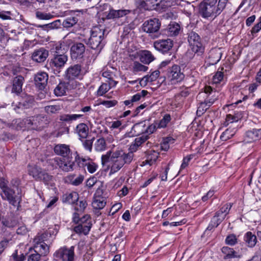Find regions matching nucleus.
Here are the masks:
<instances>
[{
  "instance_id": "1",
  "label": "nucleus",
  "mask_w": 261,
  "mask_h": 261,
  "mask_svg": "<svg viewBox=\"0 0 261 261\" xmlns=\"http://www.w3.org/2000/svg\"><path fill=\"white\" fill-rule=\"evenodd\" d=\"M50 51L48 64L51 68L59 71L68 61L67 47L64 42H58L53 44Z\"/></svg>"
},
{
  "instance_id": "2",
  "label": "nucleus",
  "mask_w": 261,
  "mask_h": 261,
  "mask_svg": "<svg viewBox=\"0 0 261 261\" xmlns=\"http://www.w3.org/2000/svg\"><path fill=\"white\" fill-rule=\"evenodd\" d=\"M134 157L132 152H124L122 150H117L113 152L111 158L112 166L110 173H114L120 170L125 164H130Z\"/></svg>"
},
{
  "instance_id": "3",
  "label": "nucleus",
  "mask_w": 261,
  "mask_h": 261,
  "mask_svg": "<svg viewBox=\"0 0 261 261\" xmlns=\"http://www.w3.org/2000/svg\"><path fill=\"white\" fill-rule=\"evenodd\" d=\"M106 30L103 27H95L91 30V36L87 44L92 49L97 51L99 54L106 44L104 40Z\"/></svg>"
},
{
  "instance_id": "4",
  "label": "nucleus",
  "mask_w": 261,
  "mask_h": 261,
  "mask_svg": "<svg viewBox=\"0 0 261 261\" xmlns=\"http://www.w3.org/2000/svg\"><path fill=\"white\" fill-rule=\"evenodd\" d=\"M188 42L190 48L198 56L202 55L205 50V46L200 36L195 32L188 33Z\"/></svg>"
},
{
  "instance_id": "5",
  "label": "nucleus",
  "mask_w": 261,
  "mask_h": 261,
  "mask_svg": "<svg viewBox=\"0 0 261 261\" xmlns=\"http://www.w3.org/2000/svg\"><path fill=\"white\" fill-rule=\"evenodd\" d=\"M28 130L41 131L49 123L46 115L38 114L28 117Z\"/></svg>"
},
{
  "instance_id": "6",
  "label": "nucleus",
  "mask_w": 261,
  "mask_h": 261,
  "mask_svg": "<svg viewBox=\"0 0 261 261\" xmlns=\"http://www.w3.org/2000/svg\"><path fill=\"white\" fill-rule=\"evenodd\" d=\"M217 0H203L199 5V13L204 18L217 16L215 5Z\"/></svg>"
},
{
  "instance_id": "7",
  "label": "nucleus",
  "mask_w": 261,
  "mask_h": 261,
  "mask_svg": "<svg viewBox=\"0 0 261 261\" xmlns=\"http://www.w3.org/2000/svg\"><path fill=\"white\" fill-rule=\"evenodd\" d=\"M1 196L3 200H7L10 204L16 206L21 201V189L16 190L10 187L1 193Z\"/></svg>"
},
{
  "instance_id": "8",
  "label": "nucleus",
  "mask_w": 261,
  "mask_h": 261,
  "mask_svg": "<svg viewBox=\"0 0 261 261\" xmlns=\"http://www.w3.org/2000/svg\"><path fill=\"white\" fill-rule=\"evenodd\" d=\"M74 249L75 247L73 246L70 247L64 246L56 251L54 254V256L57 260L74 261L75 256Z\"/></svg>"
},
{
  "instance_id": "9",
  "label": "nucleus",
  "mask_w": 261,
  "mask_h": 261,
  "mask_svg": "<svg viewBox=\"0 0 261 261\" xmlns=\"http://www.w3.org/2000/svg\"><path fill=\"white\" fill-rule=\"evenodd\" d=\"M80 220V223L74 227L73 230L77 234L87 235L92 226L90 216L85 215Z\"/></svg>"
},
{
  "instance_id": "10",
  "label": "nucleus",
  "mask_w": 261,
  "mask_h": 261,
  "mask_svg": "<svg viewBox=\"0 0 261 261\" xmlns=\"http://www.w3.org/2000/svg\"><path fill=\"white\" fill-rule=\"evenodd\" d=\"M72 157L61 159L59 157L55 158L51 160L53 164H56L59 168L64 172L73 171L75 163L72 161Z\"/></svg>"
},
{
  "instance_id": "11",
  "label": "nucleus",
  "mask_w": 261,
  "mask_h": 261,
  "mask_svg": "<svg viewBox=\"0 0 261 261\" xmlns=\"http://www.w3.org/2000/svg\"><path fill=\"white\" fill-rule=\"evenodd\" d=\"M75 161L80 167H84L87 166V170L90 173L95 172L98 168V165L94 163L90 158H88L86 159L80 157L79 154H77L75 157Z\"/></svg>"
},
{
  "instance_id": "12",
  "label": "nucleus",
  "mask_w": 261,
  "mask_h": 261,
  "mask_svg": "<svg viewBox=\"0 0 261 261\" xmlns=\"http://www.w3.org/2000/svg\"><path fill=\"white\" fill-rule=\"evenodd\" d=\"M173 46V42L170 39H159L153 43L154 48L163 54L168 53L172 49Z\"/></svg>"
},
{
  "instance_id": "13",
  "label": "nucleus",
  "mask_w": 261,
  "mask_h": 261,
  "mask_svg": "<svg viewBox=\"0 0 261 261\" xmlns=\"http://www.w3.org/2000/svg\"><path fill=\"white\" fill-rule=\"evenodd\" d=\"M161 23L158 19H150L144 22L142 29L144 32L153 34L158 32Z\"/></svg>"
},
{
  "instance_id": "14",
  "label": "nucleus",
  "mask_w": 261,
  "mask_h": 261,
  "mask_svg": "<svg viewBox=\"0 0 261 261\" xmlns=\"http://www.w3.org/2000/svg\"><path fill=\"white\" fill-rule=\"evenodd\" d=\"M85 46L81 42H75L70 48V55L72 60L81 59L84 57Z\"/></svg>"
},
{
  "instance_id": "15",
  "label": "nucleus",
  "mask_w": 261,
  "mask_h": 261,
  "mask_svg": "<svg viewBox=\"0 0 261 261\" xmlns=\"http://www.w3.org/2000/svg\"><path fill=\"white\" fill-rule=\"evenodd\" d=\"M66 77L68 80L82 79L81 66L75 64L68 68L65 72Z\"/></svg>"
},
{
  "instance_id": "16",
  "label": "nucleus",
  "mask_w": 261,
  "mask_h": 261,
  "mask_svg": "<svg viewBox=\"0 0 261 261\" xmlns=\"http://www.w3.org/2000/svg\"><path fill=\"white\" fill-rule=\"evenodd\" d=\"M261 139V128H253L246 132L244 136V141L245 143H252L259 140Z\"/></svg>"
},
{
  "instance_id": "17",
  "label": "nucleus",
  "mask_w": 261,
  "mask_h": 261,
  "mask_svg": "<svg viewBox=\"0 0 261 261\" xmlns=\"http://www.w3.org/2000/svg\"><path fill=\"white\" fill-rule=\"evenodd\" d=\"M48 56V51L43 47L36 49L32 55V59L38 63L44 62Z\"/></svg>"
},
{
  "instance_id": "18",
  "label": "nucleus",
  "mask_w": 261,
  "mask_h": 261,
  "mask_svg": "<svg viewBox=\"0 0 261 261\" xmlns=\"http://www.w3.org/2000/svg\"><path fill=\"white\" fill-rule=\"evenodd\" d=\"M56 154L62 156L63 158L70 157L71 155L69 146L65 144H58L54 148Z\"/></svg>"
},
{
  "instance_id": "19",
  "label": "nucleus",
  "mask_w": 261,
  "mask_h": 261,
  "mask_svg": "<svg viewBox=\"0 0 261 261\" xmlns=\"http://www.w3.org/2000/svg\"><path fill=\"white\" fill-rule=\"evenodd\" d=\"M168 77L170 78L171 81L176 80V82H181L184 80L185 75L181 72L179 66L174 65L170 69Z\"/></svg>"
},
{
  "instance_id": "20",
  "label": "nucleus",
  "mask_w": 261,
  "mask_h": 261,
  "mask_svg": "<svg viewBox=\"0 0 261 261\" xmlns=\"http://www.w3.org/2000/svg\"><path fill=\"white\" fill-rule=\"evenodd\" d=\"M224 219L223 216L220 215L216 212L205 230V233H207L208 234V231H213L215 228H217Z\"/></svg>"
},
{
  "instance_id": "21",
  "label": "nucleus",
  "mask_w": 261,
  "mask_h": 261,
  "mask_svg": "<svg viewBox=\"0 0 261 261\" xmlns=\"http://www.w3.org/2000/svg\"><path fill=\"white\" fill-rule=\"evenodd\" d=\"M131 10L128 9H120L118 10L110 9L106 18L108 19H118L129 14Z\"/></svg>"
},
{
  "instance_id": "22",
  "label": "nucleus",
  "mask_w": 261,
  "mask_h": 261,
  "mask_svg": "<svg viewBox=\"0 0 261 261\" xmlns=\"http://www.w3.org/2000/svg\"><path fill=\"white\" fill-rule=\"evenodd\" d=\"M28 117L23 119L19 118L13 120L11 123L8 124V126L12 129L16 130H28Z\"/></svg>"
},
{
  "instance_id": "23",
  "label": "nucleus",
  "mask_w": 261,
  "mask_h": 261,
  "mask_svg": "<svg viewBox=\"0 0 261 261\" xmlns=\"http://www.w3.org/2000/svg\"><path fill=\"white\" fill-rule=\"evenodd\" d=\"M181 30L180 25L175 22H171L164 30V34L168 37L177 36Z\"/></svg>"
},
{
  "instance_id": "24",
  "label": "nucleus",
  "mask_w": 261,
  "mask_h": 261,
  "mask_svg": "<svg viewBox=\"0 0 261 261\" xmlns=\"http://www.w3.org/2000/svg\"><path fill=\"white\" fill-rule=\"evenodd\" d=\"M140 61L144 64H149L155 58L151 51L148 50H141L138 53Z\"/></svg>"
},
{
  "instance_id": "25",
  "label": "nucleus",
  "mask_w": 261,
  "mask_h": 261,
  "mask_svg": "<svg viewBox=\"0 0 261 261\" xmlns=\"http://www.w3.org/2000/svg\"><path fill=\"white\" fill-rule=\"evenodd\" d=\"M221 250L225 260L230 261L232 258L240 257V255L233 248L228 246H223Z\"/></svg>"
},
{
  "instance_id": "26",
  "label": "nucleus",
  "mask_w": 261,
  "mask_h": 261,
  "mask_svg": "<svg viewBox=\"0 0 261 261\" xmlns=\"http://www.w3.org/2000/svg\"><path fill=\"white\" fill-rule=\"evenodd\" d=\"M148 136L146 134H143L141 136L136 138L130 145L129 148L130 151L129 152H132L134 153V152L138 150L139 147L143 143L148 140Z\"/></svg>"
},
{
  "instance_id": "27",
  "label": "nucleus",
  "mask_w": 261,
  "mask_h": 261,
  "mask_svg": "<svg viewBox=\"0 0 261 261\" xmlns=\"http://www.w3.org/2000/svg\"><path fill=\"white\" fill-rule=\"evenodd\" d=\"M79 194L75 192L65 193L62 197V201L64 203L74 205L79 200Z\"/></svg>"
},
{
  "instance_id": "28",
  "label": "nucleus",
  "mask_w": 261,
  "mask_h": 261,
  "mask_svg": "<svg viewBox=\"0 0 261 261\" xmlns=\"http://www.w3.org/2000/svg\"><path fill=\"white\" fill-rule=\"evenodd\" d=\"M222 51L221 48H215L210 50L209 59L211 64H216L221 58Z\"/></svg>"
},
{
  "instance_id": "29",
  "label": "nucleus",
  "mask_w": 261,
  "mask_h": 261,
  "mask_svg": "<svg viewBox=\"0 0 261 261\" xmlns=\"http://www.w3.org/2000/svg\"><path fill=\"white\" fill-rule=\"evenodd\" d=\"M34 249L41 256H46L49 252V246L45 242H36Z\"/></svg>"
},
{
  "instance_id": "30",
  "label": "nucleus",
  "mask_w": 261,
  "mask_h": 261,
  "mask_svg": "<svg viewBox=\"0 0 261 261\" xmlns=\"http://www.w3.org/2000/svg\"><path fill=\"white\" fill-rule=\"evenodd\" d=\"M75 132L77 134L80 140L87 138L89 133L88 126L84 123L79 124L75 128Z\"/></svg>"
},
{
  "instance_id": "31",
  "label": "nucleus",
  "mask_w": 261,
  "mask_h": 261,
  "mask_svg": "<svg viewBox=\"0 0 261 261\" xmlns=\"http://www.w3.org/2000/svg\"><path fill=\"white\" fill-rule=\"evenodd\" d=\"M244 241L249 248L254 247L257 242L256 236L251 231H248L245 234Z\"/></svg>"
},
{
  "instance_id": "32",
  "label": "nucleus",
  "mask_w": 261,
  "mask_h": 261,
  "mask_svg": "<svg viewBox=\"0 0 261 261\" xmlns=\"http://www.w3.org/2000/svg\"><path fill=\"white\" fill-rule=\"evenodd\" d=\"M106 202L104 197L99 195H95L92 203V205L94 209L101 210L106 205Z\"/></svg>"
},
{
  "instance_id": "33",
  "label": "nucleus",
  "mask_w": 261,
  "mask_h": 261,
  "mask_svg": "<svg viewBox=\"0 0 261 261\" xmlns=\"http://www.w3.org/2000/svg\"><path fill=\"white\" fill-rule=\"evenodd\" d=\"M83 116L82 114H66L61 115L59 117V120L65 123H70L73 121L76 120Z\"/></svg>"
},
{
  "instance_id": "34",
  "label": "nucleus",
  "mask_w": 261,
  "mask_h": 261,
  "mask_svg": "<svg viewBox=\"0 0 261 261\" xmlns=\"http://www.w3.org/2000/svg\"><path fill=\"white\" fill-rule=\"evenodd\" d=\"M37 180L43 182L46 185L51 186L54 181V177L45 170H43Z\"/></svg>"
},
{
  "instance_id": "35",
  "label": "nucleus",
  "mask_w": 261,
  "mask_h": 261,
  "mask_svg": "<svg viewBox=\"0 0 261 261\" xmlns=\"http://www.w3.org/2000/svg\"><path fill=\"white\" fill-rule=\"evenodd\" d=\"M42 171V168L37 166H30L28 169V173L37 180Z\"/></svg>"
},
{
  "instance_id": "36",
  "label": "nucleus",
  "mask_w": 261,
  "mask_h": 261,
  "mask_svg": "<svg viewBox=\"0 0 261 261\" xmlns=\"http://www.w3.org/2000/svg\"><path fill=\"white\" fill-rule=\"evenodd\" d=\"M69 83H59L58 85L54 90V93L56 95L61 96L64 95L66 93L67 87Z\"/></svg>"
},
{
  "instance_id": "37",
  "label": "nucleus",
  "mask_w": 261,
  "mask_h": 261,
  "mask_svg": "<svg viewBox=\"0 0 261 261\" xmlns=\"http://www.w3.org/2000/svg\"><path fill=\"white\" fill-rule=\"evenodd\" d=\"M171 6L170 0H159L155 10L158 11H165Z\"/></svg>"
},
{
  "instance_id": "38",
  "label": "nucleus",
  "mask_w": 261,
  "mask_h": 261,
  "mask_svg": "<svg viewBox=\"0 0 261 261\" xmlns=\"http://www.w3.org/2000/svg\"><path fill=\"white\" fill-rule=\"evenodd\" d=\"M2 223L6 227L12 228L17 225L18 220L14 217H8L3 220Z\"/></svg>"
},
{
  "instance_id": "39",
  "label": "nucleus",
  "mask_w": 261,
  "mask_h": 261,
  "mask_svg": "<svg viewBox=\"0 0 261 261\" xmlns=\"http://www.w3.org/2000/svg\"><path fill=\"white\" fill-rule=\"evenodd\" d=\"M69 181L73 186H79L81 184L84 179V176L82 175H79L75 177L74 174H71L67 176Z\"/></svg>"
},
{
  "instance_id": "40",
  "label": "nucleus",
  "mask_w": 261,
  "mask_h": 261,
  "mask_svg": "<svg viewBox=\"0 0 261 261\" xmlns=\"http://www.w3.org/2000/svg\"><path fill=\"white\" fill-rule=\"evenodd\" d=\"M34 98L32 96H27L23 101L19 103V107H23L24 109H28L34 106Z\"/></svg>"
},
{
  "instance_id": "41",
  "label": "nucleus",
  "mask_w": 261,
  "mask_h": 261,
  "mask_svg": "<svg viewBox=\"0 0 261 261\" xmlns=\"http://www.w3.org/2000/svg\"><path fill=\"white\" fill-rule=\"evenodd\" d=\"M171 120V115L169 114H166L163 116V118L159 121L156 122L158 128H165Z\"/></svg>"
},
{
  "instance_id": "42",
  "label": "nucleus",
  "mask_w": 261,
  "mask_h": 261,
  "mask_svg": "<svg viewBox=\"0 0 261 261\" xmlns=\"http://www.w3.org/2000/svg\"><path fill=\"white\" fill-rule=\"evenodd\" d=\"M51 237V233L50 231H46L40 235H39L35 239V242H48L49 238Z\"/></svg>"
},
{
  "instance_id": "43",
  "label": "nucleus",
  "mask_w": 261,
  "mask_h": 261,
  "mask_svg": "<svg viewBox=\"0 0 261 261\" xmlns=\"http://www.w3.org/2000/svg\"><path fill=\"white\" fill-rule=\"evenodd\" d=\"M160 72L159 70H156L151 73L150 75L145 76L143 78L140 80V82H153L157 80L159 76Z\"/></svg>"
},
{
  "instance_id": "44",
  "label": "nucleus",
  "mask_w": 261,
  "mask_h": 261,
  "mask_svg": "<svg viewBox=\"0 0 261 261\" xmlns=\"http://www.w3.org/2000/svg\"><path fill=\"white\" fill-rule=\"evenodd\" d=\"M95 149L97 151H102L106 148V142L103 138L97 139L94 144Z\"/></svg>"
},
{
  "instance_id": "45",
  "label": "nucleus",
  "mask_w": 261,
  "mask_h": 261,
  "mask_svg": "<svg viewBox=\"0 0 261 261\" xmlns=\"http://www.w3.org/2000/svg\"><path fill=\"white\" fill-rule=\"evenodd\" d=\"M78 19L76 17H69L63 20L62 25L64 28H69L73 27L77 22Z\"/></svg>"
},
{
  "instance_id": "46",
  "label": "nucleus",
  "mask_w": 261,
  "mask_h": 261,
  "mask_svg": "<svg viewBox=\"0 0 261 261\" xmlns=\"http://www.w3.org/2000/svg\"><path fill=\"white\" fill-rule=\"evenodd\" d=\"M146 125L144 122L135 124L132 127V131L136 133V135L145 133Z\"/></svg>"
},
{
  "instance_id": "47",
  "label": "nucleus",
  "mask_w": 261,
  "mask_h": 261,
  "mask_svg": "<svg viewBox=\"0 0 261 261\" xmlns=\"http://www.w3.org/2000/svg\"><path fill=\"white\" fill-rule=\"evenodd\" d=\"M236 130L234 128H227L221 135V139L223 141H226L231 138L235 134Z\"/></svg>"
},
{
  "instance_id": "48",
  "label": "nucleus",
  "mask_w": 261,
  "mask_h": 261,
  "mask_svg": "<svg viewBox=\"0 0 261 261\" xmlns=\"http://www.w3.org/2000/svg\"><path fill=\"white\" fill-rule=\"evenodd\" d=\"M75 204L74 210L80 213H83L87 206V203L85 200H81L79 202L77 201Z\"/></svg>"
},
{
  "instance_id": "49",
  "label": "nucleus",
  "mask_w": 261,
  "mask_h": 261,
  "mask_svg": "<svg viewBox=\"0 0 261 261\" xmlns=\"http://www.w3.org/2000/svg\"><path fill=\"white\" fill-rule=\"evenodd\" d=\"M231 206L232 204L231 203H226L216 213L220 215L223 216L225 219L226 216L229 213Z\"/></svg>"
},
{
  "instance_id": "50",
  "label": "nucleus",
  "mask_w": 261,
  "mask_h": 261,
  "mask_svg": "<svg viewBox=\"0 0 261 261\" xmlns=\"http://www.w3.org/2000/svg\"><path fill=\"white\" fill-rule=\"evenodd\" d=\"M238 242V239L236 236L234 234H230L228 235L225 240V243L229 246H234Z\"/></svg>"
},
{
  "instance_id": "51",
  "label": "nucleus",
  "mask_w": 261,
  "mask_h": 261,
  "mask_svg": "<svg viewBox=\"0 0 261 261\" xmlns=\"http://www.w3.org/2000/svg\"><path fill=\"white\" fill-rule=\"evenodd\" d=\"M227 1L224 0H219L218 5H215V9L217 16L221 13L223 10L225 8Z\"/></svg>"
},
{
  "instance_id": "52",
  "label": "nucleus",
  "mask_w": 261,
  "mask_h": 261,
  "mask_svg": "<svg viewBox=\"0 0 261 261\" xmlns=\"http://www.w3.org/2000/svg\"><path fill=\"white\" fill-rule=\"evenodd\" d=\"M148 68V67L147 66L137 61L134 62L133 65V69L134 72L146 71L147 70Z\"/></svg>"
},
{
  "instance_id": "53",
  "label": "nucleus",
  "mask_w": 261,
  "mask_h": 261,
  "mask_svg": "<svg viewBox=\"0 0 261 261\" xmlns=\"http://www.w3.org/2000/svg\"><path fill=\"white\" fill-rule=\"evenodd\" d=\"M48 79V74L45 72H40L37 73L34 77L35 82H47Z\"/></svg>"
},
{
  "instance_id": "54",
  "label": "nucleus",
  "mask_w": 261,
  "mask_h": 261,
  "mask_svg": "<svg viewBox=\"0 0 261 261\" xmlns=\"http://www.w3.org/2000/svg\"><path fill=\"white\" fill-rule=\"evenodd\" d=\"M111 88L110 85L107 83L103 84L99 87L97 90V95L102 96L107 92Z\"/></svg>"
},
{
  "instance_id": "55",
  "label": "nucleus",
  "mask_w": 261,
  "mask_h": 261,
  "mask_svg": "<svg viewBox=\"0 0 261 261\" xmlns=\"http://www.w3.org/2000/svg\"><path fill=\"white\" fill-rule=\"evenodd\" d=\"M208 107L206 106V103H205L204 102H201L199 104V106L198 107L196 114L198 117L201 116L202 114H203L208 109Z\"/></svg>"
},
{
  "instance_id": "56",
  "label": "nucleus",
  "mask_w": 261,
  "mask_h": 261,
  "mask_svg": "<svg viewBox=\"0 0 261 261\" xmlns=\"http://www.w3.org/2000/svg\"><path fill=\"white\" fill-rule=\"evenodd\" d=\"M45 112L48 114H55L61 110L60 106L51 105L45 107Z\"/></svg>"
},
{
  "instance_id": "57",
  "label": "nucleus",
  "mask_w": 261,
  "mask_h": 261,
  "mask_svg": "<svg viewBox=\"0 0 261 261\" xmlns=\"http://www.w3.org/2000/svg\"><path fill=\"white\" fill-rule=\"evenodd\" d=\"M94 140V138L93 137L90 140H84L82 139V141L83 142V145L84 148L89 151H91L92 149L93 142Z\"/></svg>"
},
{
  "instance_id": "58",
  "label": "nucleus",
  "mask_w": 261,
  "mask_h": 261,
  "mask_svg": "<svg viewBox=\"0 0 261 261\" xmlns=\"http://www.w3.org/2000/svg\"><path fill=\"white\" fill-rule=\"evenodd\" d=\"M36 16L39 19L48 20L52 17V15L49 13L42 12L41 11H37L36 12Z\"/></svg>"
},
{
  "instance_id": "59",
  "label": "nucleus",
  "mask_w": 261,
  "mask_h": 261,
  "mask_svg": "<svg viewBox=\"0 0 261 261\" xmlns=\"http://www.w3.org/2000/svg\"><path fill=\"white\" fill-rule=\"evenodd\" d=\"M136 5L139 9H143L146 10H151L149 6L147 4L146 0H137Z\"/></svg>"
},
{
  "instance_id": "60",
  "label": "nucleus",
  "mask_w": 261,
  "mask_h": 261,
  "mask_svg": "<svg viewBox=\"0 0 261 261\" xmlns=\"http://www.w3.org/2000/svg\"><path fill=\"white\" fill-rule=\"evenodd\" d=\"M118 103V101L116 100H102L100 102L99 104L107 108H110L114 107Z\"/></svg>"
},
{
  "instance_id": "61",
  "label": "nucleus",
  "mask_w": 261,
  "mask_h": 261,
  "mask_svg": "<svg viewBox=\"0 0 261 261\" xmlns=\"http://www.w3.org/2000/svg\"><path fill=\"white\" fill-rule=\"evenodd\" d=\"M112 153L111 151H109L106 154H103L101 156V164L103 166L106 165L108 163L111 161Z\"/></svg>"
},
{
  "instance_id": "62",
  "label": "nucleus",
  "mask_w": 261,
  "mask_h": 261,
  "mask_svg": "<svg viewBox=\"0 0 261 261\" xmlns=\"http://www.w3.org/2000/svg\"><path fill=\"white\" fill-rule=\"evenodd\" d=\"M114 74L112 72L105 71L102 73V76L106 79L105 82H115L113 80Z\"/></svg>"
},
{
  "instance_id": "63",
  "label": "nucleus",
  "mask_w": 261,
  "mask_h": 261,
  "mask_svg": "<svg viewBox=\"0 0 261 261\" xmlns=\"http://www.w3.org/2000/svg\"><path fill=\"white\" fill-rule=\"evenodd\" d=\"M41 256L34 249V253L28 256V261H39Z\"/></svg>"
},
{
  "instance_id": "64",
  "label": "nucleus",
  "mask_w": 261,
  "mask_h": 261,
  "mask_svg": "<svg viewBox=\"0 0 261 261\" xmlns=\"http://www.w3.org/2000/svg\"><path fill=\"white\" fill-rule=\"evenodd\" d=\"M22 91V83H13L12 92L17 94Z\"/></svg>"
}]
</instances>
